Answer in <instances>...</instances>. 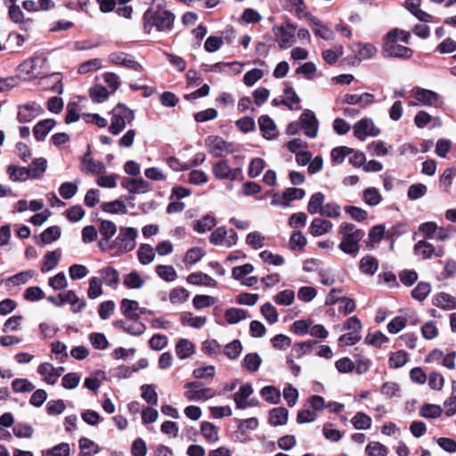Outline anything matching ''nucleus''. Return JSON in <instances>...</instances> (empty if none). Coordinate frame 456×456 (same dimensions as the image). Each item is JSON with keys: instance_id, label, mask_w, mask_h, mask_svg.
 <instances>
[{"instance_id": "obj_56", "label": "nucleus", "mask_w": 456, "mask_h": 456, "mask_svg": "<svg viewBox=\"0 0 456 456\" xmlns=\"http://www.w3.org/2000/svg\"><path fill=\"white\" fill-rule=\"evenodd\" d=\"M363 200L369 206H377L380 203L382 197L378 189L369 187L363 191Z\"/></svg>"}, {"instance_id": "obj_12", "label": "nucleus", "mask_w": 456, "mask_h": 456, "mask_svg": "<svg viewBox=\"0 0 456 456\" xmlns=\"http://www.w3.org/2000/svg\"><path fill=\"white\" fill-rule=\"evenodd\" d=\"M205 142L208 151L216 157H221L224 154L231 153L233 151L232 144L224 141L220 136H208Z\"/></svg>"}, {"instance_id": "obj_40", "label": "nucleus", "mask_w": 456, "mask_h": 456, "mask_svg": "<svg viewBox=\"0 0 456 456\" xmlns=\"http://www.w3.org/2000/svg\"><path fill=\"white\" fill-rule=\"evenodd\" d=\"M325 196L322 192H315L314 193L309 200L307 205V211L312 214H320L323 208Z\"/></svg>"}, {"instance_id": "obj_4", "label": "nucleus", "mask_w": 456, "mask_h": 456, "mask_svg": "<svg viewBox=\"0 0 456 456\" xmlns=\"http://www.w3.org/2000/svg\"><path fill=\"white\" fill-rule=\"evenodd\" d=\"M338 234L341 239L338 248L347 255L356 256L360 250V241L365 235L364 231L345 222L339 225Z\"/></svg>"}, {"instance_id": "obj_52", "label": "nucleus", "mask_w": 456, "mask_h": 456, "mask_svg": "<svg viewBox=\"0 0 456 456\" xmlns=\"http://www.w3.org/2000/svg\"><path fill=\"white\" fill-rule=\"evenodd\" d=\"M216 222L214 216L206 215L194 224V230L199 233H204L216 226Z\"/></svg>"}, {"instance_id": "obj_7", "label": "nucleus", "mask_w": 456, "mask_h": 456, "mask_svg": "<svg viewBox=\"0 0 456 456\" xmlns=\"http://www.w3.org/2000/svg\"><path fill=\"white\" fill-rule=\"evenodd\" d=\"M275 41L280 48L288 49L296 42V27L289 22L273 28Z\"/></svg>"}, {"instance_id": "obj_48", "label": "nucleus", "mask_w": 456, "mask_h": 456, "mask_svg": "<svg viewBox=\"0 0 456 456\" xmlns=\"http://www.w3.org/2000/svg\"><path fill=\"white\" fill-rule=\"evenodd\" d=\"M155 272L160 279L167 282L174 281L177 278L176 271L172 265H157Z\"/></svg>"}, {"instance_id": "obj_58", "label": "nucleus", "mask_w": 456, "mask_h": 456, "mask_svg": "<svg viewBox=\"0 0 456 456\" xmlns=\"http://www.w3.org/2000/svg\"><path fill=\"white\" fill-rule=\"evenodd\" d=\"M111 93L102 86H94L90 89V97L91 99L98 103L103 102L108 99L109 95Z\"/></svg>"}, {"instance_id": "obj_17", "label": "nucleus", "mask_w": 456, "mask_h": 456, "mask_svg": "<svg viewBox=\"0 0 456 456\" xmlns=\"http://www.w3.org/2000/svg\"><path fill=\"white\" fill-rule=\"evenodd\" d=\"M99 279L106 286L116 289L119 284L120 275L117 269L112 266H106L98 271Z\"/></svg>"}, {"instance_id": "obj_24", "label": "nucleus", "mask_w": 456, "mask_h": 456, "mask_svg": "<svg viewBox=\"0 0 456 456\" xmlns=\"http://www.w3.org/2000/svg\"><path fill=\"white\" fill-rule=\"evenodd\" d=\"M139 303L135 300L124 298L120 302V311L124 316L130 320H139Z\"/></svg>"}, {"instance_id": "obj_64", "label": "nucleus", "mask_w": 456, "mask_h": 456, "mask_svg": "<svg viewBox=\"0 0 456 456\" xmlns=\"http://www.w3.org/2000/svg\"><path fill=\"white\" fill-rule=\"evenodd\" d=\"M369 456H387L388 450L387 446L379 442H370L365 448Z\"/></svg>"}, {"instance_id": "obj_2", "label": "nucleus", "mask_w": 456, "mask_h": 456, "mask_svg": "<svg viewBox=\"0 0 456 456\" xmlns=\"http://www.w3.org/2000/svg\"><path fill=\"white\" fill-rule=\"evenodd\" d=\"M175 16L161 4L151 5L143 14V30L151 34L153 29L158 32H169L173 29Z\"/></svg>"}, {"instance_id": "obj_38", "label": "nucleus", "mask_w": 456, "mask_h": 456, "mask_svg": "<svg viewBox=\"0 0 456 456\" xmlns=\"http://www.w3.org/2000/svg\"><path fill=\"white\" fill-rule=\"evenodd\" d=\"M379 268V261L372 256H363L360 261V271L368 275H373Z\"/></svg>"}, {"instance_id": "obj_55", "label": "nucleus", "mask_w": 456, "mask_h": 456, "mask_svg": "<svg viewBox=\"0 0 456 456\" xmlns=\"http://www.w3.org/2000/svg\"><path fill=\"white\" fill-rule=\"evenodd\" d=\"M35 273L32 270L20 272L7 279L6 284H12L13 286H20L27 283L33 276Z\"/></svg>"}, {"instance_id": "obj_28", "label": "nucleus", "mask_w": 456, "mask_h": 456, "mask_svg": "<svg viewBox=\"0 0 456 456\" xmlns=\"http://www.w3.org/2000/svg\"><path fill=\"white\" fill-rule=\"evenodd\" d=\"M433 304L443 310H452L456 308V297L445 292H440L434 297Z\"/></svg>"}, {"instance_id": "obj_11", "label": "nucleus", "mask_w": 456, "mask_h": 456, "mask_svg": "<svg viewBox=\"0 0 456 456\" xmlns=\"http://www.w3.org/2000/svg\"><path fill=\"white\" fill-rule=\"evenodd\" d=\"M305 191L300 188L290 187L286 189L283 193H275L272 199V205L289 207V203L296 200H302Z\"/></svg>"}, {"instance_id": "obj_43", "label": "nucleus", "mask_w": 456, "mask_h": 456, "mask_svg": "<svg viewBox=\"0 0 456 456\" xmlns=\"http://www.w3.org/2000/svg\"><path fill=\"white\" fill-rule=\"evenodd\" d=\"M101 208L103 212L109 214H126L127 212L126 204L119 200L103 202L101 205Z\"/></svg>"}, {"instance_id": "obj_31", "label": "nucleus", "mask_w": 456, "mask_h": 456, "mask_svg": "<svg viewBox=\"0 0 456 456\" xmlns=\"http://www.w3.org/2000/svg\"><path fill=\"white\" fill-rule=\"evenodd\" d=\"M289 411L284 407L273 408L269 412V423L272 426H282L288 421Z\"/></svg>"}, {"instance_id": "obj_44", "label": "nucleus", "mask_w": 456, "mask_h": 456, "mask_svg": "<svg viewBox=\"0 0 456 456\" xmlns=\"http://www.w3.org/2000/svg\"><path fill=\"white\" fill-rule=\"evenodd\" d=\"M262 363V359L257 353L247 354L242 361V366L248 371L256 372Z\"/></svg>"}, {"instance_id": "obj_57", "label": "nucleus", "mask_w": 456, "mask_h": 456, "mask_svg": "<svg viewBox=\"0 0 456 456\" xmlns=\"http://www.w3.org/2000/svg\"><path fill=\"white\" fill-rule=\"evenodd\" d=\"M61 236V229L59 226H51L45 229L40 235L42 244H50L57 240Z\"/></svg>"}, {"instance_id": "obj_21", "label": "nucleus", "mask_w": 456, "mask_h": 456, "mask_svg": "<svg viewBox=\"0 0 456 456\" xmlns=\"http://www.w3.org/2000/svg\"><path fill=\"white\" fill-rule=\"evenodd\" d=\"M56 122L53 118H46L39 121L33 127V134L37 142H42L54 128Z\"/></svg>"}, {"instance_id": "obj_26", "label": "nucleus", "mask_w": 456, "mask_h": 456, "mask_svg": "<svg viewBox=\"0 0 456 456\" xmlns=\"http://www.w3.org/2000/svg\"><path fill=\"white\" fill-rule=\"evenodd\" d=\"M253 394V387L251 384L245 383L241 385L239 390L234 394V402L236 407L240 410L246 409V402Z\"/></svg>"}, {"instance_id": "obj_53", "label": "nucleus", "mask_w": 456, "mask_h": 456, "mask_svg": "<svg viewBox=\"0 0 456 456\" xmlns=\"http://www.w3.org/2000/svg\"><path fill=\"white\" fill-rule=\"evenodd\" d=\"M89 287L87 289V297L90 299H95L102 295V282L97 276L89 279Z\"/></svg>"}, {"instance_id": "obj_47", "label": "nucleus", "mask_w": 456, "mask_h": 456, "mask_svg": "<svg viewBox=\"0 0 456 456\" xmlns=\"http://www.w3.org/2000/svg\"><path fill=\"white\" fill-rule=\"evenodd\" d=\"M224 318L229 324H236L247 318V311L240 308L232 307L224 312Z\"/></svg>"}, {"instance_id": "obj_42", "label": "nucleus", "mask_w": 456, "mask_h": 456, "mask_svg": "<svg viewBox=\"0 0 456 456\" xmlns=\"http://www.w3.org/2000/svg\"><path fill=\"white\" fill-rule=\"evenodd\" d=\"M262 398L269 403L277 404L281 400V392L273 386H265L260 390Z\"/></svg>"}, {"instance_id": "obj_34", "label": "nucleus", "mask_w": 456, "mask_h": 456, "mask_svg": "<svg viewBox=\"0 0 456 456\" xmlns=\"http://www.w3.org/2000/svg\"><path fill=\"white\" fill-rule=\"evenodd\" d=\"M28 168L29 177L37 179L43 175L47 168V161L44 158L34 159Z\"/></svg>"}, {"instance_id": "obj_13", "label": "nucleus", "mask_w": 456, "mask_h": 456, "mask_svg": "<svg viewBox=\"0 0 456 456\" xmlns=\"http://www.w3.org/2000/svg\"><path fill=\"white\" fill-rule=\"evenodd\" d=\"M299 122L301 128L304 130L305 134L307 137L315 138L317 136L319 122L314 111L310 110H304L300 115Z\"/></svg>"}, {"instance_id": "obj_50", "label": "nucleus", "mask_w": 456, "mask_h": 456, "mask_svg": "<svg viewBox=\"0 0 456 456\" xmlns=\"http://www.w3.org/2000/svg\"><path fill=\"white\" fill-rule=\"evenodd\" d=\"M79 448L82 456H92L100 451L98 444L86 437L79 439Z\"/></svg>"}, {"instance_id": "obj_25", "label": "nucleus", "mask_w": 456, "mask_h": 456, "mask_svg": "<svg viewBox=\"0 0 456 456\" xmlns=\"http://www.w3.org/2000/svg\"><path fill=\"white\" fill-rule=\"evenodd\" d=\"M175 350L177 357L184 360L195 354V346L187 338H180L175 345Z\"/></svg>"}, {"instance_id": "obj_54", "label": "nucleus", "mask_w": 456, "mask_h": 456, "mask_svg": "<svg viewBox=\"0 0 456 456\" xmlns=\"http://www.w3.org/2000/svg\"><path fill=\"white\" fill-rule=\"evenodd\" d=\"M351 421L356 429H369L371 426V418L361 411L357 412Z\"/></svg>"}, {"instance_id": "obj_3", "label": "nucleus", "mask_w": 456, "mask_h": 456, "mask_svg": "<svg viewBox=\"0 0 456 456\" xmlns=\"http://www.w3.org/2000/svg\"><path fill=\"white\" fill-rule=\"evenodd\" d=\"M399 35H403L401 41L409 44L411 39V34L408 31H404L399 28H394L387 34V42L383 45V54L387 58H398V59H410L413 51L404 45H397L399 41Z\"/></svg>"}, {"instance_id": "obj_63", "label": "nucleus", "mask_w": 456, "mask_h": 456, "mask_svg": "<svg viewBox=\"0 0 456 456\" xmlns=\"http://www.w3.org/2000/svg\"><path fill=\"white\" fill-rule=\"evenodd\" d=\"M295 293L291 289H284L274 297V302L280 305L289 306L293 304Z\"/></svg>"}, {"instance_id": "obj_45", "label": "nucleus", "mask_w": 456, "mask_h": 456, "mask_svg": "<svg viewBox=\"0 0 456 456\" xmlns=\"http://www.w3.org/2000/svg\"><path fill=\"white\" fill-rule=\"evenodd\" d=\"M393 150L383 141H374L368 145V151L372 156L381 157L389 154Z\"/></svg>"}, {"instance_id": "obj_15", "label": "nucleus", "mask_w": 456, "mask_h": 456, "mask_svg": "<svg viewBox=\"0 0 456 456\" xmlns=\"http://www.w3.org/2000/svg\"><path fill=\"white\" fill-rule=\"evenodd\" d=\"M379 133L380 129L374 125L370 118L361 119L354 126V134L361 141L365 140L367 136H377Z\"/></svg>"}, {"instance_id": "obj_22", "label": "nucleus", "mask_w": 456, "mask_h": 456, "mask_svg": "<svg viewBox=\"0 0 456 456\" xmlns=\"http://www.w3.org/2000/svg\"><path fill=\"white\" fill-rule=\"evenodd\" d=\"M62 301L69 303L71 306V311L75 314L82 312L86 305V300L79 298L74 290H66L62 292Z\"/></svg>"}, {"instance_id": "obj_61", "label": "nucleus", "mask_w": 456, "mask_h": 456, "mask_svg": "<svg viewBox=\"0 0 456 456\" xmlns=\"http://www.w3.org/2000/svg\"><path fill=\"white\" fill-rule=\"evenodd\" d=\"M428 188L423 183H414L409 186L407 197L411 200H416L426 195Z\"/></svg>"}, {"instance_id": "obj_10", "label": "nucleus", "mask_w": 456, "mask_h": 456, "mask_svg": "<svg viewBox=\"0 0 456 456\" xmlns=\"http://www.w3.org/2000/svg\"><path fill=\"white\" fill-rule=\"evenodd\" d=\"M213 174L219 180L236 181L242 179L240 168L232 169L226 160H220L213 166Z\"/></svg>"}, {"instance_id": "obj_35", "label": "nucleus", "mask_w": 456, "mask_h": 456, "mask_svg": "<svg viewBox=\"0 0 456 456\" xmlns=\"http://www.w3.org/2000/svg\"><path fill=\"white\" fill-rule=\"evenodd\" d=\"M144 283V279L136 271L130 272L123 279L124 286L130 289H139L143 287Z\"/></svg>"}, {"instance_id": "obj_62", "label": "nucleus", "mask_w": 456, "mask_h": 456, "mask_svg": "<svg viewBox=\"0 0 456 456\" xmlns=\"http://www.w3.org/2000/svg\"><path fill=\"white\" fill-rule=\"evenodd\" d=\"M142 397L148 403L156 405L158 403V394L154 385L144 384L141 387Z\"/></svg>"}, {"instance_id": "obj_8", "label": "nucleus", "mask_w": 456, "mask_h": 456, "mask_svg": "<svg viewBox=\"0 0 456 456\" xmlns=\"http://www.w3.org/2000/svg\"><path fill=\"white\" fill-rule=\"evenodd\" d=\"M187 390L184 396L189 401H206L216 395V391L210 387H203L199 381L188 382L185 384Z\"/></svg>"}, {"instance_id": "obj_14", "label": "nucleus", "mask_w": 456, "mask_h": 456, "mask_svg": "<svg viewBox=\"0 0 456 456\" xmlns=\"http://www.w3.org/2000/svg\"><path fill=\"white\" fill-rule=\"evenodd\" d=\"M109 61L115 65H119L137 72H142L143 67L134 60V58L123 52L111 53L109 55Z\"/></svg>"}, {"instance_id": "obj_41", "label": "nucleus", "mask_w": 456, "mask_h": 456, "mask_svg": "<svg viewBox=\"0 0 456 456\" xmlns=\"http://www.w3.org/2000/svg\"><path fill=\"white\" fill-rule=\"evenodd\" d=\"M313 31L316 37H319L324 40H333L335 37V34L332 29H330L325 24H322L318 20H313Z\"/></svg>"}, {"instance_id": "obj_9", "label": "nucleus", "mask_w": 456, "mask_h": 456, "mask_svg": "<svg viewBox=\"0 0 456 456\" xmlns=\"http://www.w3.org/2000/svg\"><path fill=\"white\" fill-rule=\"evenodd\" d=\"M45 112L43 107L36 102H28L17 106V120L29 123Z\"/></svg>"}, {"instance_id": "obj_37", "label": "nucleus", "mask_w": 456, "mask_h": 456, "mask_svg": "<svg viewBox=\"0 0 456 456\" xmlns=\"http://www.w3.org/2000/svg\"><path fill=\"white\" fill-rule=\"evenodd\" d=\"M155 249L149 244H142L137 250V256L139 262L147 265L151 264L155 258Z\"/></svg>"}, {"instance_id": "obj_16", "label": "nucleus", "mask_w": 456, "mask_h": 456, "mask_svg": "<svg viewBox=\"0 0 456 456\" xmlns=\"http://www.w3.org/2000/svg\"><path fill=\"white\" fill-rule=\"evenodd\" d=\"M414 252L418 256H421L424 259L431 258L432 256L441 257L444 255L443 247L436 248L431 243L426 240H419L414 246Z\"/></svg>"}, {"instance_id": "obj_1", "label": "nucleus", "mask_w": 456, "mask_h": 456, "mask_svg": "<svg viewBox=\"0 0 456 456\" xmlns=\"http://www.w3.org/2000/svg\"><path fill=\"white\" fill-rule=\"evenodd\" d=\"M114 222L102 220L99 225L101 239L98 241L99 248L111 256H120L134 249L138 232L133 227L121 226L118 229Z\"/></svg>"}, {"instance_id": "obj_5", "label": "nucleus", "mask_w": 456, "mask_h": 456, "mask_svg": "<svg viewBox=\"0 0 456 456\" xmlns=\"http://www.w3.org/2000/svg\"><path fill=\"white\" fill-rule=\"evenodd\" d=\"M20 70L27 76L28 79H34L47 76L50 72V65L46 57L36 55L23 61L20 65Z\"/></svg>"}, {"instance_id": "obj_33", "label": "nucleus", "mask_w": 456, "mask_h": 456, "mask_svg": "<svg viewBox=\"0 0 456 456\" xmlns=\"http://www.w3.org/2000/svg\"><path fill=\"white\" fill-rule=\"evenodd\" d=\"M181 322L183 326H189L194 329L202 328L207 322L206 316H193L190 312H184L181 314Z\"/></svg>"}, {"instance_id": "obj_36", "label": "nucleus", "mask_w": 456, "mask_h": 456, "mask_svg": "<svg viewBox=\"0 0 456 456\" xmlns=\"http://www.w3.org/2000/svg\"><path fill=\"white\" fill-rule=\"evenodd\" d=\"M285 99L281 100V103L284 106H287L289 110H300V106L298 105L300 102V98L293 89V87L288 86L284 90Z\"/></svg>"}, {"instance_id": "obj_46", "label": "nucleus", "mask_w": 456, "mask_h": 456, "mask_svg": "<svg viewBox=\"0 0 456 456\" xmlns=\"http://www.w3.org/2000/svg\"><path fill=\"white\" fill-rule=\"evenodd\" d=\"M60 257L61 254L56 250L47 252L44 256L41 272L47 273L53 270L58 265Z\"/></svg>"}, {"instance_id": "obj_39", "label": "nucleus", "mask_w": 456, "mask_h": 456, "mask_svg": "<svg viewBox=\"0 0 456 456\" xmlns=\"http://www.w3.org/2000/svg\"><path fill=\"white\" fill-rule=\"evenodd\" d=\"M200 431L208 443H216L219 440L218 428L213 423L204 421L200 425Z\"/></svg>"}, {"instance_id": "obj_18", "label": "nucleus", "mask_w": 456, "mask_h": 456, "mask_svg": "<svg viewBox=\"0 0 456 456\" xmlns=\"http://www.w3.org/2000/svg\"><path fill=\"white\" fill-rule=\"evenodd\" d=\"M121 185L128 191L129 193L140 194L145 193L151 190V184L143 179L126 178Z\"/></svg>"}, {"instance_id": "obj_19", "label": "nucleus", "mask_w": 456, "mask_h": 456, "mask_svg": "<svg viewBox=\"0 0 456 456\" xmlns=\"http://www.w3.org/2000/svg\"><path fill=\"white\" fill-rule=\"evenodd\" d=\"M82 171L90 174H102L105 172V165L101 161H95L92 157L90 149L85 153L82 159Z\"/></svg>"}, {"instance_id": "obj_20", "label": "nucleus", "mask_w": 456, "mask_h": 456, "mask_svg": "<svg viewBox=\"0 0 456 456\" xmlns=\"http://www.w3.org/2000/svg\"><path fill=\"white\" fill-rule=\"evenodd\" d=\"M341 102L349 105L358 104L362 108H365L374 102V95L370 93L362 94H347L344 95Z\"/></svg>"}, {"instance_id": "obj_27", "label": "nucleus", "mask_w": 456, "mask_h": 456, "mask_svg": "<svg viewBox=\"0 0 456 456\" xmlns=\"http://www.w3.org/2000/svg\"><path fill=\"white\" fill-rule=\"evenodd\" d=\"M332 227L333 224L330 221L317 217L312 221L309 230L313 236L317 237L329 232Z\"/></svg>"}, {"instance_id": "obj_49", "label": "nucleus", "mask_w": 456, "mask_h": 456, "mask_svg": "<svg viewBox=\"0 0 456 456\" xmlns=\"http://www.w3.org/2000/svg\"><path fill=\"white\" fill-rule=\"evenodd\" d=\"M9 178L13 182L26 181L29 177L28 168L12 165L7 169Z\"/></svg>"}, {"instance_id": "obj_30", "label": "nucleus", "mask_w": 456, "mask_h": 456, "mask_svg": "<svg viewBox=\"0 0 456 456\" xmlns=\"http://www.w3.org/2000/svg\"><path fill=\"white\" fill-rule=\"evenodd\" d=\"M258 124L265 138L270 140L275 137L276 126L270 117L266 115L261 116L258 119Z\"/></svg>"}, {"instance_id": "obj_6", "label": "nucleus", "mask_w": 456, "mask_h": 456, "mask_svg": "<svg viewBox=\"0 0 456 456\" xmlns=\"http://www.w3.org/2000/svg\"><path fill=\"white\" fill-rule=\"evenodd\" d=\"M111 123L109 131L117 135L120 134L127 124H131L134 119V113L123 103L117 104L111 110Z\"/></svg>"}, {"instance_id": "obj_59", "label": "nucleus", "mask_w": 456, "mask_h": 456, "mask_svg": "<svg viewBox=\"0 0 456 456\" xmlns=\"http://www.w3.org/2000/svg\"><path fill=\"white\" fill-rule=\"evenodd\" d=\"M431 286L428 282H419L418 285L412 289L411 296L413 298L423 301L430 293Z\"/></svg>"}, {"instance_id": "obj_60", "label": "nucleus", "mask_w": 456, "mask_h": 456, "mask_svg": "<svg viewBox=\"0 0 456 456\" xmlns=\"http://www.w3.org/2000/svg\"><path fill=\"white\" fill-rule=\"evenodd\" d=\"M408 361V354L405 351L400 350L393 353L389 357V366L393 369L403 367Z\"/></svg>"}, {"instance_id": "obj_32", "label": "nucleus", "mask_w": 456, "mask_h": 456, "mask_svg": "<svg viewBox=\"0 0 456 456\" xmlns=\"http://www.w3.org/2000/svg\"><path fill=\"white\" fill-rule=\"evenodd\" d=\"M187 281L193 285H204L208 287H216L217 282L208 274L203 273H191L187 277Z\"/></svg>"}, {"instance_id": "obj_23", "label": "nucleus", "mask_w": 456, "mask_h": 456, "mask_svg": "<svg viewBox=\"0 0 456 456\" xmlns=\"http://www.w3.org/2000/svg\"><path fill=\"white\" fill-rule=\"evenodd\" d=\"M414 93L415 99L426 106H433L438 101L439 95L431 90L416 87Z\"/></svg>"}, {"instance_id": "obj_51", "label": "nucleus", "mask_w": 456, "mask_h": 456, "mask_svg": "<svg viewBox=\"0 0 456 456\" xmlns=\"http://www.w3.org/2000/svg\"><path fill=\"white\" fill-rule=\"evenodd\" d=\"M223 352L230 360L237 359L242 352L241 342L239 339L232 340L224 346Z\"/></svg>"}, {"instance_id": "obj_29", "label": "nucleus", "mask_w": 456, "mask_h": 456, "mask_svg": "<svg viewBox=\"0 0 456 456\" xmlns=\"http://www.w3.org/2000/svg\"><path fill=\"white\" fill-rule=\"evenodd\" d=\"M37 371L41 376H43L44 380L49 385H53L61 376V372H55V368L50 362H44L40 364Z\"/></svg>"}]
</instances>
